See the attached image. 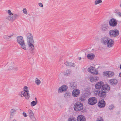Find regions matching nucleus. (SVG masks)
<instances>
[{"instance_id": "1", "label": "nucleus", "mask_w": 121, "mask_h": 121, "mask_svg": "<svg viewBox=\"0 0 121 121\" xmlns=\"http://www.w3.org/2000/svg\"><path fill=\"white\" fill-rule=\"evenodd\" d=\"M95 87L99 91L98 95L102 98H104L106 97V93L109 91L110 89L109 85H104V83L102 81L96 83Z\"/></svg>"}, {"instance_id": "2", "label": "nucleus", "mask_w": 121, "mask_h": 121, "mask_svg": "<svg viewBox=\"0 0 121 121\" xmlns=\"http://www.w3.org/2000/svg\"><path fill=\"white\" fill-rule=\"evenodd\" d=\"M27 86H25L24 88V90L22 91L19 93V95L21 97L24 96L26 99H28L30 97L29 91L27 89Z\"/></svg>"}, {"instance_id": "3", "label": "nucleus", "mask_w": 121, "mask_h": 121, "mask_svg": "<svg viewBox=\"0 0 121 121\" xmlns=\"http://www.w3.org/2000/svg\"><path fill=\"white\" fill-rule=\"evenodd\" d=\"M83 104L80 102H77L74 105V109L76 111H80L82 112L83 111Z\"/></svg>"}, {"instance_id": "4", "label": "nucleus", "mask_w": 121, "mask_h": 121, "mask_svg": "<svg viewBox=\"0 0 121 121\" xmlns=\"http://www.w3.org/2000/svg\"><path fill=\"white\" fill-rule=\"evenodd\" d=\"M17 42L21 45V48L24 50H26V48L23 37L21 36H17Z\"/></svg>"}, {"instance_id": "5", "label": "nucleus", "mask_w": 121, "mask_h": 121, "mask_svg": "<svg viewBox=\"0 0 121 121\" xmlns=\"http://www.w3.org/2000/svg\"><path fill=\"white\" fill-rule=\"evenodd\" d=\"M119 32L117 29L111 30L109 31V35L111 37H115L119 35Z\"/></svg>"}, {"instance_id": "6", "label": "nucleus", "mask_w": 121, "mask_h": 121, "mask_svg": "<svg viewBox=\"0 0 121 121\" xmlns=\"http://www.w3.org/2000/svg\"><path fill=\"white\" fill-rule=\"evenodd\" d=\"M97 102V99L95 97H90L89 99L88 100V104L91 105H94Z\"/></svg>"}, {"instance_id": "7", "label": "nucleus", "mask_w": 121, "mask_h": 121, "mask_svg": "<svg viewBox=\"0 0 121 121\" xmlns=\"http://www.w3.org/2000/svg\"><path fill=\"white\" fill-rule=\"evenodd\" d=\"M12 15L6 16V18L9 21H13L17 19L19 17L18 15L15 14H13V15Z\"/></svg>"}, {"instance_id": "8", "label": "nucleus", "mask_w": 121, "mask_h": 121, "mask_svg": "<svg viewBox=\"0 0 121 121\" xmlns=\"http://www.w3.org/2000/svg\"><path fill=\"white\" fill-rule=\"evenodd\" d=\"M117 23V21L114 18L111 19L109 22V25L112 27H114L116 26Z\"/></svg>"}, {"instance_id": "9", "label": "nucleus", "mask_w": 121, "mask_h": 121, "mask_svg": "<svg viewBox=\"0 0 121 121\" xmlns=\"http://www.w3.org/2000/svg\"><path fill=\"white\" fill-rule=\"evenodd\" d=\"M27 42L34 41L33 39V36L30 33H28L26 35Z\"/></svg>"}, {"instance_id": "10", "label": "nucleus", "mask_w": 121, "mask_h": 121, "mask_svg": "<svg viewBox=\"0 0 121 121\" xmlns=\"http://www.w3.org/2000/svg\"><path fill=\"white\" fill-rule=\"evenodd\" d=\"M68 88L67 86L65 85H63L58 89V92L59 93H62L63 91H66Z\"/></svg>"}, {"instance_id": "11", "label": "nucleus", "mask_w": 121, "mask_h": 121, "mask_svg": "<svg viewBox=\"0 0 121 121\" xmlns=\"http://www.w3.org/2000/svg\"><path fill=\"white\" fill-rule=\"evenodd\" d=\"M114 41L112 39H109L106 45H107L108 47L110 48L114 46Z\"/></svg>"}, {"instance_id": "12", "label": "nucleus", "mask_w": 121, "mask_h": 121, "mask_svg": "<svg viewBox=\"0 0 121 121\" xmlns=\"http://www.w3.org/2000/svg\"><path fill=\"white\" fill-rule=\"evenodd\" d=\"M80 90L76 89L73 90L72 92V95L73 96L76 97L78 96L80 94Z\"/></svg>"}, {"instance_id": "13", "label": "nucleus", "mask_w": 121, "mask_h": 121, "mask_svg": "<svg viewBox=\"0 0 121 121\" xmlns=\"http://www.w3.org/2000/svg\"><path fill=\"white\" fill-rule=\"evenodd\" d=\"M98 106L100 108L104 107L105 105V102L103 99H102L98 103Z\"/></svg>"}, {"instance_id": "14", "label": "nucleus", "mask_w": 121, "mask_h": 121, "mask_svg": "<svg viewBox=\"0 0 121 121\" xmlns=\"http://www.w3.org/2000/svg\"><path fill=\"white\" fill-rule=\"evenodd\" d=\"M109 38L108 37H104L101 39V42L104 45H106Z\"/></svg>"}, {"instance_id": "15", "label": "nucleus", "mask_w": 121, "mask_h": 121, "mask_svg": "<svg viewBox=\"0 0 121 121\" xmlns=\"http://www.w3.org/2000/svg\"><path fill=\"white\" fill-rule=\"evenodd\" d=\"M28 112L29 113V117L30 118L32 121H35L36 119L34 116V114L32 111L30 109H29Z\"/></svg>"}, {"instance_id": "16", "label": "nucleus", "mask_w": 121, "mask_h": 121, "mask_svg": "<svg viewBox=\"0 0 121 121\" xmlns=\"http://www.w3.org/2000/svg\"><path fill=\"white\" fill-rule=\"evenodd\" d=\"M109 28L108 25L107 24H104L101 26L102 30L103 32H105L108 30Z\"/></svg>"}, {"instance_id": "17", "label": "nucleus", "mask_w": 121, "mask_h": 121, "mask_svg": "<svg viewBox=\"0 0 121 121\" xmlns=\"http://www.w3.org/2000/svg\"><path fill=\"white\" fill-rule=\"evenodd\" d=\"M34 42V41L27 42L29 50H34L35 48L33 45Z\"/></svg>"}, {"instance_id": "18", "label": "nucleus", "mask_w": 121, "mask_h": 121, "mask_svg": "<svg viewBox=\"0 0 121 121\" xmlns=\"http://www.w3.org/2000/svg\"><path fill=\"white\" fill-rule=\"evenodd\" d=\"M109 82L113 86L116 85L118 83L117 80L116 79H112L109 80Z\"/></svg>"}, {"instance_id": "19", "label": "nucleus", "mask_w": 121, "mask_h": 121, "mask_svg": "<svg viewBox=\"0 0 121 121\" xmlns=\"http://www.w3.org/2000/svg\"><path fill=\"white\" fill-rule=\"evenodd\" d=\"M77 120L78 121H85L86 119L83 116L81 115L78 117Z\"/></svg>"}, {"instance_id": "20", "label": "nucleus", "mask_w": 121, "mask_h": 121, "mask_svg": "<svg viewBox=\"0 0 121 121\" xmlns=\"http://www.w3.org/2000/svg\"><path fill=\"white\" fill-rule=\"evenodd\" d=\"M87 57L89 59H93L95 57V55L92 53L88 54L87 55Z\"/></svg>"}, {"instance_id": "21", "label": "nucleus", "mask_w": 121, "mask_h": 121, "mask_svg": "<svg viewBox=\"0 0 121 121\" xmlns=\"http://www.w3.org/2000/svg\"><path fill=\"white\" fill-rule=\"evenodd\" d=\"M90 79L91 82H94L97 81L99 79V78L96 76L91 77Z\"/></svg>"}, {"instance_id": "22", "label": "nucleus", "mask_w": 121, "mask_h": 121, "mask_svg": "<svg viewBox=\"0 0 121 121\" xmlns=\"http://www.w3.org/2000/svg\"><path fill=\"white\" fill-rule=\"evenodd\" d=\"M76 83L75 82H71L70 83V86L72 89H74L76 88Z\"/></svg>"}, {"instance_id": "23", "label": "nucleus", "mask_w": 121, "mask_h": 121, "mask_svg": "<svg viewBox=\"0 0 121 121\" xmlns=\"http://www.w3.org/2000/svg\"><path fill=\"white\" fill-rule=\"evenodd\" d=\"M65 64L66 66H72L74 67L75 66V64L71 62H69L66 61L65 63Z\"/></svg>"}, {"instance_id": "24", "label": "nucleus", "mask_w": 121, "mask_h": 121, "mask_svg": "<svg viewBox=\"0 0 121 121\" xmlns=\"http://www.w3.org/2000/svg\"><path fill=\"white\" fill-rule=\"evenodd\" d=\"M95 67L92 66H91L88 69V70L90 73H92L94 71Z\"/></svg>"}, {"instance_id": "25", "label": "nucleus", "mask_w": 121, "mask_h": 121, "mask_svg": "<svg viewBox=\"0 0 121 121\" xmlns=\"http://www.w3.org/2000/svg\"><path fill=\"white\" fill-rule=\"evenodd\" d=\"M86 100L85 97L83 95L81 96L79 98V100L81 102H83Z\"/></svg>"}, {"instance_id": "26", "label": "nucleus", "mask_w": 121, "mask_h": 121, "mask_svg": "<svg viewBox=\"0 0 121 121\" xmlns=\"http://www.w3.org/2000/svg\"><path fill=\"white\" fill-rule=\"evenodd\" d=\"M114 73L112 71H108V77H113L114 75Z\"/></svg>"}, {"instance_id": "27", "label": "nucleus", "mask_w": 121, "mask_h": 121, "mask_svg": "<svg viewBox=\"0 0 121 121\" xmlns=\"http://www.w3.org/2000/svg\"><path fill=\"white\" fill-rule=\"evenodd\" d=\"M71 73V71L70 70L68 69L66 70V71L64 73L65 75L66 76L69 75Z\"/></svg>"}, {"instance_id": "28", "label": "nucleus", "mask_w": 121, "mask_h": 121, "mask_svg": "<svg viewBox=\"0 0 121 121\" xmlns=\"http://www.w3.org/2000/svg\"><path fill=\"white\" fill-rule=\"evenodd\" d=\"M71 95V93L69 92L66 91L64 97L65 98L69 97Z\"/></svg>"}, {"instance_id": "29", "label": "nucleus", "mask_w": 121, "mask_h": 121, "mask_svg": "<svg viewBox=\"0 0 121 121\" xmlns=\"http://www.w3.org/2000/svg\"><path fill=\"white\" fill-rule=\"evenodd\" d=\"M35 82V83L38 85H39L41 83L40 80L37 78H36Z\"/></svg>"}, {"instance_id": "30", "label": "nucleus", "mask_w": 121, "mask_h": 121, "mask_svg": "<svg viewBox=\"0 0 121 121\" xmlns=\"http://www.w3.org/2000/svg\"><path fill=\"white\" fill-rule=\"evenodd\" d=\"M16 111V110L14 109H11L10 111L11 114L10 115V117H11V115H12V116H13V113L15 112Z\"/></svg>"}, {"instance_id": "31", "label": "nucleus", "mask_w": 121, "mask_h": 121, "mask_svg": "<svg viewBox=\"0 0 121 121\" xmlns=\"http://www.w3.org/2000/svg\"><path fill=\"white\" fill-rule=\"evenodd\" d=\"M102 2V0H96L95 2V4L96 5Z\"/></svg>"}, {"instance_id": "32", "label": "nucleus", "mask_w": 121, "mask_h": 121, "mask_svg": "<svg viewBox=\"0 0 121 121\" xmlns=\"http://www.w3.org/2000/svg\"><path fill=\"white\" fill-rule=\"evenodd\" d=\"M37 103V102L34 101H32L30 104V105L32 107L35 106Z\"/></svg>"}, {"instance_id": "33", "label": "nucleus", "mask_w": 121, "mask_h": 121, "mask_svg": "<svg viewBox=\"0 0 121 121\" xmlns=\"http://www.w3.org/2000/svg\"><path fill=\"white\" fill-rule=\"evenodd\" d=\"M108 71H106L103 72V74L105 76H108Z\"/></svg>"}, {"instance_id": "34", "label": "nucleus", "mask_w": 121, "mask_h": 121, "mask_svg": "<svg viewBox=\"0 0 121 121\" xmlns=\"http://www.w3.org/2000/svg\"><path fill=\"white\" fill-rule=\"evenodd\" d=\"M97 121H103V119L101 117H99L97 118Z\"/></svg>"}, {"instance_id": "35", "label": "nucleus", "mask_w": 121, "mask_h": 121, "mask_svg": "<svg viewBox=\"0 0 121 121\" xmlns=\"http://www.w3.org/2000/svg\"><path fill=\"white\" fill-rule=\"evenodd\" d=\"M68 121H76V120L72 118L71 117H70L68 119Z\"/></svg>"}, {"instance_id": "36", "label": "nucleus", "mask_w": 121, "mask_h": 121, "mask_svg": "<svg viewBox=\"0 0 121 121\" xmlns=\"http://www.w3.org/2000/svg\"><path fill=\"white\" fill-rule=\"evenodd\" d=\"M114 105L113 104H112L109 106V108L110 110H112V109L114 108Z\"/></svg>"}, {"instance_id": "37", "label": "nucleus", "mask_w": 121, "mask_h": 121, "mask_svg": "<svg viewBox=\"0 0 121 121\" xmlns=\"http://www.w3.org/2000/svg\"><path fill=\"white\" fill-rule=\"evenodd\" d=\"M94 74L97 75L98 74V71L96 70H94V71L92 73Z\"/></svg>"}, {"instance_id": "38", "label": "nucleus", "mask_w": 121, "mask_h": 121, "mask_svg": "<svg viewBox=\"0 0 121 121\" xmlns=\"http://www.w3.org/2000/svg\"><path fill=\"white\" fill-rule=\"evenodd\" d=\"M7 13L9 15H13V13L11 12V11L9 10H8V11Z\"/></svg>"}, {"instance_id": "39", "label": "nucleus", "mask_w": 121, "mask_h": 121, "mask_svg": "<svg viewBox=\"0 0 121 121\" xmlns=\"http://www.w3.org/2000/svg\"><path fill=\"white\" fill-rule=\"evenodd\" d=\"M3 38L6 40H8L9 39L8 36L6 35H4L3 36Z\"/></svg>"}, {"instance_id": "40", "label": "nucleus", "mask_w": 121, "mask_h": 121, "mask_svg": "<svg viewBox=\"0 0 121 121\" xmlns=\"http://www.w3.org/2000/svg\"><path fill=\"white\" fill-rule=\"evenodd\" d=\"M23 11L24 13L25 14H27V13L26 9H24L23 10Z\"/></svg>"}, {"instance_id": "41", "label": "nucleus", "mask_w": 121, "mask_h": 121, "mask_svg": "<svg viewBox=\"0 0 121 121\" xmlns=\"http://www.w3.org/2000/svg\"><path fill=\"white\" fill-rule=\"evenodd\" d=\"M22 114L25 117H26L27 116V115L26 113L24 112H23L22 113Z\"/></svg>"}, {"instance_id": "42", "label": "nucleus", "mask_w": 121, "mask_h": 121, "mask_svg": "<svg viewBox=\"0 0 121 121\" xmlns=\"http://www.w3.org/2000/svg\"><path fill=\"white\" fill-rule=\"evenodd\" d=\"M30 50V52L32 54H33V53L34 52V50Z\"/></svg>"}, {"instance_id": "43", "label": "nucleus", "mask_w": 121, "mask_h": 121, "mask_svg": "<svg viewBox=\"0 0 121 121\" xmlns=\"http://www.w3.org/2000/svg\"><path fill=\"white\" fill-rule=\"evenodd\" d=\"M39 6L41 7H43V4L42 3H39Z\"/></svg>"}, {"instance_id": "44", "label": "nucleus", "mask_w": 121, "mask_h": 121, "mask_svg": "<svg viewBox=\"0 0 121 121\" xmlns=\"http://www.w3.org/2000/svg\"><path fill=\"white\" fill-rule=\"evenodd\" d=\"M117 14L118 15L119 17H121V13L118 12V13H117Z\"/></svg>"}, {"instance_id": "45", "label": "nucleus", "mask_w": 121, "mask_h": 121, "mask_svg": "<svg viewBox=\"0 0 121 121\" xmlns=\"http://www.w3.org/2000/svg\"><path fill=\"white\" fill-rule=\"evenodd\" d=\"M14 34H12L11 35H10L8 36V37H9V39L10 38H11V37L13 36Z\"/></svg>"}, {"instance_id": "46", "label": "nucleus", "mask_w": 121, "mask_h": 121, "mask_svg": "<svg viewBox=\"0 0 121 121\" xmlns=\"http://www.w3.org/2000/svg\"><path fill=\"white\" fill-rule=\"evenodd\" d=\"M10 68H9L8 69H11V70H12V69H13V68L12 67V66H10Z\"/></svg>"}, {"instance_id": "47", "label": "nucleus", "mask_w": 121, "mask_h": 121, "mask_svg": "<svg viewBox=\"0 0 121 121\" xmlns=\"http://www.w3.org/2000/svg\"><path fill=\"white\" fill-rule=\"evenodd\" d=\"M14 69H15L16 70H17L18 69V68L17 67H15L14 68Z\"/></svg>"}, {"instance_id": "48", "label": "nucleus", "mask_w": 121, "mask_h": 121, "mask_svg": "<svg viewBox=\"0 0 121 121\" xmlns=\"http://www.w3.org/2000/svg\"><path fill=\"white\" fill-rule=\"evenodd\" d=\"M35 102H36L37 101V103H38L37 99L35 97Z\"/></svg>"}, {"instance_id": "49", "label": "nucleus", "mask_w": 121, "mask_h": 121, "mask_svg": "<svg viewBox=\"0 0 121 121\" xmlns=\"http://www.w3.org/2000/svg\"><path fill=\"white\" fill-rule=\"evenodd\" d=\"M81 57H79V60H81Z\"/></svg>"}, {"instance_id": "50", "label": "nucleus", "mask_w": 121, "mask_h": 121, "mask_svg": "<svg viewBox=\"0 0 121 121\" xmlns=\"http://www.w3.org/2000/svg\"><path fill=\"white\" fill-rule=\"evenodd\" d=\"M120 68L121 69V64L120 65Z\"/></svg>"}, {"instance_id": "51", "label": "nucleus", "mask_w": 121, "mask_h": 121, "mask_svg": "<svg viewBox=\"0 0 121 121\" xmlns=\"http://www.w3.org/2000/svg\"><path fill=\"white\" fill-rule=\"evenodd\" d=\"M88 94V93H85V96L86 95V94Z\"/></svg>"}, {"instance_id": "52", "label": "nucleus", "mask_w": 121, "mask_h": 121, "mask_svg": "<svg viewBox=\"0 0 121 121\" xmlns=\"http://www.w3.org/2000/svg\"><path fill=\"white\" fill-rule=\"evenodd\" d=\"M120 8H121V3L120 5Z\"/></svg>"}, {"instance_id": "53", "label": "nucleus", "mask_w": 121, "mask_h": 121, "mask_svg": "<svg viewBox=\"0 0 121 121\" xmlns=\"http://www.w3.org/2000/svg\"><path fill=\"white\" fill-rule=\"evenodd\" d=\"M13 121H17L16 120H13Z\"/></svg>"}]
</instances>
